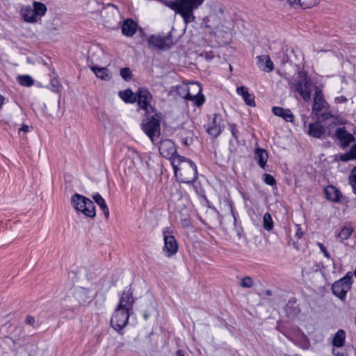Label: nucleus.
I'll return each instance as SVG.
<instances>
[{"mask_svg": "<svg viewBox=\"0 0 356 356\" xmlns=\"http://www.w3.org/2000/svg\"><path fill=\"white\" fill-rule=\"evenodd\" d=\"M272 111L274 115L283 118L286 122H293L294 120V115L289 108L274 106L272 108Z\"/></svg>", "mask_w": 356, "mask_h": 356, "instance_id": "obj_16", "label": "nucleus"}, {"mask_svg": "<svg viewBox=\"0 0 356 356\" xmlns=\"http://www.w3.org/2000/svg\"><path fill=\"white\" fill-rule=\"evenodd\" d=\"M143 316H144V318H145V320H147V319L149 318V314H145L143 315Z\"/></svg>", "mask_w": 356, "mask_h": 356, "instance_id": "obj_54", "label": "nucleus"}, {"mask_svg": "<svg viewBox=\"0 0 356 356\" xmlns=\"http://www.w3.org/2000/svg\"><path fill=\"white\" fill-rule=\"evenodd\" d=\"M94 201L99 207L100 209L103 211L104 216L106 219L109 217V210L104 199L99 193H96L92 196Z\"/></svg>", "mask_w": 356, "mask_h": 356, "instance_id": "obj_25", "label": "nucleus"}, {"mask_svg": "<svg viewBox=\"0 0 356 356\" xmlns=\"http://www.w3.org/2000/svg\"><path fill=\"white\" fill-rule=\"evenodd\" d=\"M149 46L153 47L155 49H163L169 48L172 44V39L170 35L160 36V35H151L147 40Z\"/></svg>", "mask_w": 356, "mask_h": 356, "instance_id": "obj_12", "label": "nucleus"}, {"mask_svg": "<svg viewBox=\"0 0 356 356\" xmlns=\"http://www.w3.org/2000/svg\"><path fill=\"white\" fill-rule=\"evenodd\" d=\"M348 180L353 188V193L356 195V166L351 170L348 177Z\"/></svg>", "mask_w": 356, "mask_h": 356, "instance_id": "obj_35", "label": "nucleus"}, {"mask_svg": "<svg viewBox=\"0 0 356 356\" xmlns=\"http://www.w3.org/2000/svg\"><path fill=\"white\" fill-rule=\"evenodd\" d=\"M17 81L21 86L26 87H30L34 83V80L29 75H19L17 77Z\"/></svg>", "mask_w": 356, "mask_h": 356, "instance_id": "obj_31", "label": "nucleus"}, {"mask_svg": "<svg viewBox=\"0 0 356 356\" xmlns=\"http://www.w3.org/2000/svg\"><path fill=\"white\" fill-rule=\"evenodd\" d=\"M186 94L184 98L191 100L197 106H201L205 102L204 96L202 95V88L200 84L193 82L190 83L186 87Z\"/></svg>", "mask_w": 356, "mask_h": 356, "instance_id": "obj_6", "label": "nucleus"}, {"mask_svg": "<svg viewBox=\"0 0 356 356\" xmlns=\"http://www.w3.org/2000/svg\"><path fill=\"white\" fill-rule=\"evenodd\" d=\"M137 29V24L133 19H128L125 20L122 26V33L126 36H132Z\"/></svg>", "mask_w": 356, "mask_h": 356, "instance_id": "obj_21", "label": "nucleus"}, {"mask_svg": "<svg viewBox=\"0 0 356 356\" xmlns=\"http://www.w3.org/2000/svg\"><path fill=\"white\" fill-rule=\"evenodd\" d=\"M181 139L182 143L186 146H189L193 140V134L191 131L186 129H182L180 132Z\"/></svg>", "mask_w": 356, "mask_h": 356, "instance_id": "obj_29", "label": "nucleus"}, {"mask_svg": "<svg viewBox=\"0 0 356 356\" xmlns=\"http://www.w3.org/2000/svg\"><path fill=\"white\" fill-rule=\"evenodd\" d=\"M303 234H304V232L301 230V228L298 226L296 236H297L298 238H300L302 237Z\"/></svg>", "mask_w": 356, "mask_h": 356, "instance_id": "obj_47", "label": "nucleus"}, {"mask_svg": "<svg viewBox=\"0 0 356 356\" xmlns=\"http://www.w3.org/2000/svg\"><path fill=\"white\" fill-rule=\"evenodd\" d=\"M335 160L340 161L342 162H347L353 160V154L351 153V149H350L348 152L339 155Z\"/></svg>", "mask_w": 356, "mask_h": 356, "instance_id": "obj_36", "label": "nucleus"}, {"mask_svg": "<svg viewBox=\"0 0 356 356\" xmlns=\"http://www.w3.org/2000/svg\"><path fill=\"white\" fill-rule=\"evenodd\" d=\"M119 95L127 103H134L136 102V94L135 95L131 89L120 91Z\"/></svg>", "mask_w": 356, "mask_h": 356, "instance_id": "obj_27", "label": "nucleus"}, {"mask_svg": "<svg viewBox=\"0 0 356 356\" xmlns=\"http://www.w3.org/2000/svg\"><path fill=\"white\" fill-rule=\"evenodd\" d=\"M318 0H301L300 8H307L315 6Z\"/></svg>", "mask_w": 356, "mask_h": 356, "instance_id": "obj_40", "label": "nucleus"}, {"mask_svg": "<svg viewBox=\"0 0 356 356\" xmlns=\"http://www.w3.org/2000/svg\"><path fill=\"white\" fill-rule=\"evenodd\" d=\"M222 129V127L209 125L207 131L210 136L216 138L220 135Z\"/></svg>", "mask_w": 356, "mask_h": 356, "instance_id": "obj_34", "label": "nucleus"}, {"mask_svg": "<svg viewBox=\"0 0 356 356\" xmlns=\"http://www.w3.org/2000/svg\"><path fill=\"white\" fill-rule=\"evenodd\" d=\"M120 75L124 80L128 81L131 79L132 74L129 67H124L120 70Z\"/></svg>", "mask_w": 356, "mask_h": 356, "instance_id": "obj_39", "label": "nucleus"}, {"mask_svg": "<svg viewBox=\"0 0 356 356\" xmlns=\"http://www.w3.org/2000/svg\"><path fill=\"white\" fill-rule=\"evenodd\" d=\"M346 332L343 330H339L332 339V345L337 348H341L345 344Z\"/></svg>", "mask_w": 356, "mask_h": 356, "instance_id": "obj_24", "label": "nucleus"}, {"mask_svg": "<svg viewBox=\"0 0 356 356\" xmlns=\"http://www.w3.org/2000/svg\"><path fill=\"white\" fill-rule=\"evenodd\" d=\"M268 153L263 149H257L255 151V159L257 161L259 165L264 168L268 160Z\"/></svg>", "mask_w": 356, "mask_h": 356, "instance_id": "obj_26", "label": "nucleus"}, {"mask_svg": "<svg viewBox=\"0 0 356 356\" xmlns=\"http://www.w3.org/2000/svg\"><path fill=\"white\" fill-rule=\"evenodd\" d=\"M204 0H176L172 7L177 13L181 15L186 24L195 19L193 11L197 8Z\"/></svg>", "mask_w": 356, "mask_h": 356, "instance_id": "obj_2", "label": "nucleus"}, {"mask_svg": "<svg viewBox=\"0 0 356 356\" xmlns=\"http://www.w3.org/2000/svg\"><path fill=\"white\" fill-rule=\"evenodd\" d=\"M300 1L301 0H288L290 6L296 8L300 7Z\"/></svg>", "mask_w": 356, "mask_h": 356, "instance_id": "obj_45", "label": "nucleus"}, {"mask_svg": "<svg viewBox=\"0 0 356 356\" xmlns=\"http://www.w3.org/2000/svg\"><path fill=\"white\" fill-rule=\"evenodd\" d=\"M28 132L29 131V127L26 124H23L20 128L19 131Z\"/></svg>", "mask_w": 356, "mask_h": 356, "instance_id": "obj_49", "label": "nucleus"}, {"mask_svg": "<svg viewBox=\"0 0 356 356\" xmlns=\"http://www.w3.org/2000/svg\"><path fill=\"white\" fill-rule=\"evenodd\" d=\"M333 266H334V270L333 272L334 273L335 270H336V268H335V263L333 261Z\"/></svg>", "mask_w": 356, "mask_h": 356, "instance_id": "obj_55", "label": "nucleus"}, {"mask_svg": "<svg viewBox=\"0 0 356 356\" xmlns=\"http://www.w3.org/2000/svg\"><path fill=\"white\" fill-rule=\"evenodd\" d=\"M263 227L264 229L268 232L273 229L274 224L270 213H265L263 216Z\"/></svg>", "mask_w": 356, "mask_h": 356, "instance_id": "obj_30", "label": "nucleus"}, {"mask_svg": "<svg viewBox=\"0 0 356 356\" xmlns=\"http://www.w3.org/2000/svg\"><path fill=\"white\" fill-rule=\"evenodd\" d=\"M209 125H213V126H218V127H222V128L224 127V124L222 122V116L220 114L216 113L213 115V120L211 123Z\"/></svg>", "mask_w": 356, "mask_h": 356, "instance_id": "obj_38", "label": "nucleus"}, {"mask_svg": "<svg viewBox=\"0 0 356 356\" xmlns=\"http://www.w3.org/2000/svg\"><path fill=\"white\" fill-rule=\"evenodd\" d=\"M264 181L266 184L269 186H273L275 184V178L271 175L269 174H264Z\"/></svg>", "mask_w": 356, "mask_h": 356, "instance_id": "obj_42", "label": "nucleus"}, {"mask_svg": "<svg viewBox=\"0 0 356 356\" xmlns=\"http://www.w3.org/2000/svg\"><path fill=\"white\" fill-rule=\"evenodd\" d=\"M91 70L99 79L103 80H109L111 78L109 70L107 67H99L96 65L90 66Z\"/></svg>", "mask_w": 356, "mask_h": 356, "instance_id": "obj_23", "label": "nucleus"}, {"mask_svg": "<svg viewBox=\"0 0 356 356\" xmlns=\"http://www.w3.org/2000/svg\"><path fill=\"white\" fill-rule=\"evenodd\" d=\"M325 195L327 199L337 202L340 200L341 193L336 187L334 186H327L324 189Z\"/></svg>", "mask_w": 356, "mask_h": 356, "instance_id": "obj_19", "label": "nucleus"}, {"mask_svg": "<svg viewBox=\"0 0 356 356\" xmlns=\"http://www.w3.org/2000/svg\"><path fill=\"white\" fill-rule=\"evenodd\" d=\"M164 246L163 251L165 254L170 257L175 254L178 251V244L173 235L171 234L168 228L163 230Z\"/></svg>", "mask_w": 356, "mask_h": 356, "instance_id": "obj_8", "label": "nucleus"}, {"mask_svg": "<svg viewBox=\"0 0 356 356\" xmlns=\"http://www.w3.org/2000/svg\"><path fill=\"white\" fill-rule=\"evenodd\" d=\"M127 161L129 159L131 160L132 163H135L136 161H140V156L139 154L134 149H128V151L126 154Z\"/></svg>", "mask_w": 356, "mask_h": 356, "instance_id": "obj_33", "label": "nucleus"}, {"mask_svg": "<svg viewBox=\"0 0 356 356\" xmlns=\"http://www.w3.org/2000/svg\"><path fill=\"white\" fill-rule=\"evenodd\" d=\"M165 147L169 148V152L166 156L172 155L171 163L175 175H177L179 171L181 180L183 183L192 184L195 182L197 179V169L194 162L184 156L178 154L173 155L175 149L171 141L167 140L161 143L159 147L161 154L164 155Z\"/></svg>", "mask_w": 356, "mask_h": 356, "instance_id": "obj_1", "label": "nucleus"}, {"mask_svg": "<svg viewBox=\"0 0 356 356\" xmlns=\"http://www.w3.org/2000/svg\"><path fill=\"white\" fill-rule=\"evenodd\" d=\"M325 103L322 91L318 88H316L312 112L315 113V115H318L319 112H321L324 108Z\"/></svg>", "mask_w": 356, "mask_h": 356, "instance_id": "obj_14", "label": "nucleus"}, {"mask_svg": "<svg viewBox=\"0 0 356 356\" xmlns=\"http://www.w3.org/2000/svg\"><path fill=\"white\" fill-rule=\"evenodd\" d=\"M134 302L132 292L130 290L124 291L120 298L117 308L130 312L133 309Z\"/></svg>", "mask_w": 356, "mask_h": 356, "instance_id": "obj_13", "label": "nucleus"}, {"mask_svg": "<svg viewBox=\"0 0 356 356\" xmlns=\"http://www.w3.org/2000/svg\"><path fill=\"white\" fill-rule=\"evenodd\" d=\"M318 245L320 250L323 253L324 256L325 257H327V259H330L331 258L330 254L328 252V251L327 250L325 245L321 243H318Z\"/></svg>", "mask_w": 356, "mask_h": 356, "instance_id": "obj_44", "label": "nucleus"}, {"mask_svg": "<svg viewBox=\"0 0 356 356\" xmlns=\"http://www.w3.org/2000/svg\"><path fill=\"white\" fill-rule=\"evenodd\" d=\"M33 8L39 19L46 14L47 10V6L44 3L38 1L33 3Z\"/></svg>", "mask_w": 356, "mask_h": 356, "instance_id": "obj_28", "label": "nucleus"}, {"mask_svg": "<svg viewBox=\"0 0 356 356\" xmlns=\"http://www.w3.org/2000/svg\"><path fill=\"white\" fill-rule=\"evenodd\" d=\"M253 285V280L252 277L245 276L243 277L240 282V286L243 288H250Z\"/></svg>", "mask_w": 356, "mask_h": 356, "instance_id": "obj_37", "label": "nucleus"}, {"mask_svg": "<svg viewBox=\"0 0 356 356\" xmlns=\"http://www.w3.org/2000/svg\"><path fill=\"white\" fill-rule=\"evenodd\" d=\"M35 322V318L33 316L30 315L26 316L25 319L26 324L35 328L36 327Z\"/></svg>", "mask_w": 356, "mask_h": 356, "instance_id": "obj_43", "label": "nucleus"}, {"mask_svg": "<svg viewBox=\"0 0 356 356\" xmlns=\"http://www.w3.org/2000/svg\"><path fill=\"white\" fill-rule=\"evenodd\" d=\"M177 356H184L181 350H178L176 353Z\"/></svg>", "mask_w": 356, "mask_h": 356, "instance_id": "obj_52", "label": "nucleus"}, {"mask_svg": "<svg viewBox=\"0 0 356 356\" xmlns=\"http://www.w3.org/2000/svg\"><path fill=\"white\" fill-rule=\"evenodd\" d=\"M152 100V94L145 88H140L136 92V102L140 108L146 113H153L155 108L151 104Z\"/></svg>", "mask_w": 356, "mask_h": 356, "instance_id": "obj_7", "label": "nucleus"}, {"mask_svg": "<svg viewBox=\"0 0 356 356\" xmlns=\"http://www.w3.org/2000/svg\"><path fill=\"white\" fill-rule=\"evenodd\" d=\"M325 132V127L319 122L310 123L307 134L314 138H320Z\"/></svg>", "mask_w": 356, "mask_h": 356, "instance_id": "obj_17", "label": "nucleus"}, {"mask_svg": "<svg viewBox=\"0 0 356 356\" xmlns=\"http://www.w3.org/2000/svg\"><path fill=\"white\" fill-rule=\"evenodd\" d=\"M257 60L258 67L264 72H270L274 69V65L270 58L268 55H261L256 57Z\"/></svg>", "mask_w": 356, "mask_h": 356, "instance_id": "obj_15", "label": "nucleus"}, {"mask_svg": "<svg viewBox=\"0 0 356 356\" xmlns=\"http://www.w3.org/2000/svg\"><path fill=\"white\" fill-rule=\"evenodd\" d=\"M205 58H206L207 60H211L213 58V55H210L208 53H206Z\"/></svg>", "mask_w": 356, "mask_h": 356, "instance_id": "obj_51", "label": "nucleus"}, {"mask_svg": "<svg viewBox=\"0 0 356 356\" xmlns=\"http://www.w3.org/2000/svg\"><path fill=\"white\" fill-rule=\"evenodd\" d=\"M141 127L153 142L154 137L160 134V115L156 113L154 115L147 117L143 120Z\"/></svg>", "mask_w": 356, "mask_h": 356, "instance_id": "obj_4", "label": "nucleus"}, {"mask_svg": "<svg viewBox=\"0 0 356 356\" xmlns=\"http://www.w3.org/2000/svg\"><path fill=\"white\" fill-rule=\"evenodd\" d=\"M216 22L214 23L213 24H209V25H207V26L211 27V28L216 27L218 26V24L220 23V20L218 19L216 14L209 15V16L207 17V22H216Z\"/></svg>", "mask_w": 356, "mask_h": 356, "instance_id": "obj_41", "label": "nucleus"}, {"mask_svg": "<svg viewBox=\"0 0 356 356\" xmlns=\"http://www.w3.org/2000/svg\"><path fill=\"white\" fill-rule=\"evenodd\" d=\"M292 87L305 102L310 99V82L307 77L302 78L301 80L293 83Z\"/></svg>", "mask_w": 356, "mask_h": 356, "instance_id": "obj_11", "label": "nucleus"}, {"mask_svg": "<svg viewBox=\"0 0 356 356\" xmlns=\"http://www.w3.org/2000/svg\"><path fill=\"white\" fill-rule=\"evenodd\" d=\"M351 149V153L353 154V160H356V144H354L350 147Z\"/></svg>", "mask_w": 356, "mask_h": 356, "instance_id": "obj_48", "label": "nucleus"}, {"mask_svg": "<svg viewBox=\"0 0 356 356\" xmlns=\"http://www.w3.org/2000/svg\"><path fill=\"white\" fill-rule=\"evenodd\" d=\"M334 138L339 141L340 147L345 149L355 141V137L349 133L345 127H339L335 130Z\"/></svg>", "mask_w": 356, "mask_h": 356, "instance_id": "obj_10", "label": "nucleus"}, {"mask_svg": "<svg viewBox=\"0 0 356 356\" xmlns=\"http://www.w3.org/2000/svg\"><path fill=\"white\" fill-rule=\"evenodd\" d=\"M352 232L353 229L351 227L344 226L341 228L337 236L341 241H343L344 240H347L351 236Z\"/></svg>", "mask_w": 356, "mask_h": 356, "instance_id": "obj_32", "label": "nucleus"}, {"mask_svg": "<svg viewBox=\"0 0 356 356\" xmlns=\"http://www.w3.org/2000/svg\"><path fill=\"white\" fill-rule=\"evenodd\" d=\"M74 297L80 305H86L91 300V296H89V290L86 288H79L74 293Z\"/></svg>", "mask_w": 356, "mask_h": 356, "instance_id": "obj_18", "label": "nucleus"}, {"mask_svg": "<svg viewBox=\"0 0 356 356\" xmlns=\"http://www.w3.org/2000/svg\"><path fill=\"white\" fill-rule=\"evenodd\" d=\"M321 117L324 120H327L329 118L333 117V115L332 114H330V113H322L321 114Z\"/></svg>", "mask_w": 356, "mask_h": 356, "instance_id": "obj_50", "label": "nucleus"}, {"mask_svg": "<svg viewBox=\"0 0 356 356\" xmlns=\"http://www.w3.org/2000/svg\"><path fill=\"white\" fill-rule=\"evenodd\" d=\"M229 127H230V130H231V132H232V136L236 138L237 139L238 136H237V133H238V130L236 129V127L235 124H232L229 125Z\"/></svg>", "mask_w": 356, "mask_h": 356, "instance_id": "obj_46", "label": "nucleus"}, {"mask_svg": "<svg viewBox=\"0 0 356 356\" xmlns=\"http://www.w3.org/2000/svg\"><path fill=\"white\" fill-rule=\"evenodd\" d=\"M236 92L239 95L242 96L243 100L245 101L247 105L250 106H255L254 95L249 93L248 90L246 87H238L236 89Z\"/></svg>", "mask_w": 356, "mask_h": 356, "instance_id": "obj_20", "label": "nucleus"}, {"mask_svg": "<svg viewBox=\"0 0 356 356\" xmlns=\"http://www.w3.org/2000/svg\"><path fill=\"white\" fill-rule=\"evenodd\" d=\"M352 275L348 273L344 277L334 282L332 291L334 296L341 300H344L348 291L352 285Z\"/></svg>", "mask_w": 356, "mask_h": 356, "instance_id": "obj_5", "label": "nucleus"}, {"mask_svg": "<svg viewBox=\"0 0 356 356\" xmlns=\"http://www.w3.org/2000/svg\"><path fill=\"white\" fill-rule=\"evenodd\" d=\"M266 294L268 296H270L272 294V292H271V291L268 290V291H266Z\"/></svg>", "mask_w": 356, "mask_h": 356, "instance_id": "obj_53", "label": "nucleus"}, {"mask_svg": "<svg viewBox=\"0 0 356 356\" xmlns=\"http://www.w3.org/2000/svg\"><path fill=\"white\" fill-rule=\"evenodd\" d=\"M22 15L24 21L30 23L37 22L39 19L33 8L27 6L22 10Z\"/></svg>", "mask_w": 356, "mask_h": 356, "instance_id": "obj_22", "label": "nucleus"}, {"mask_svg": "<svg viewBox=\"0 0 356 356\" xmlns=\"http://www.w3.org/2000/svg\"><path fill=\"white\" fill-rule=\"evenodd\" d=\"M130 312L116 308L111 319V325L115 330H122L127 323Z\"/></svg>", "mask_w": 356, "mask_h": 356, "instance_id": "obj_9", "label": "nucleus"}, {"mask_svg": "<svg viewBox=\"0 0 356 356\" xmlns=\"http://www.w3.org/2000/svg\"><path fill=\"white\" fill-rule=\"evenodd\" d=\"M71 203L74 209L82 212L86 216L92 218L95 217V206L94 202L89 198L75 193L71 197Z\"/></svg>", "mask_w": 356, "mask_h": 356, "instance_id": "obj_3", "label": "nucleus"}]
</instances>
